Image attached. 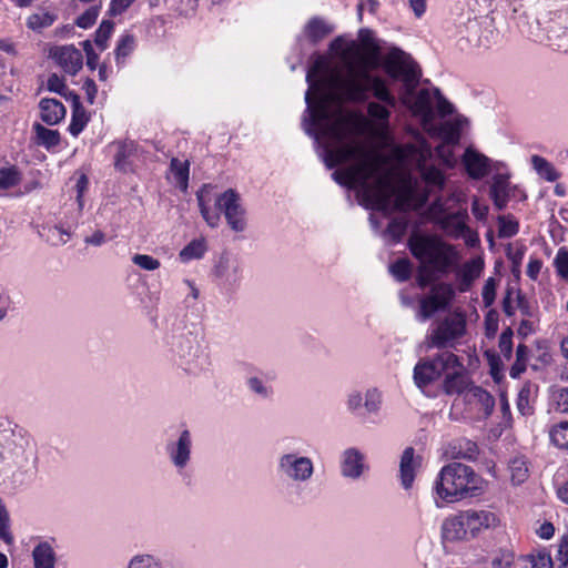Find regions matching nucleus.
Returning a JSON list of instances; mask_svg holds the SVG:
<instances>
[{
	"mask_svg": "<svg viewBox=\"0 0 568 568\" xmlns=\"http://www.w3.org/2000/svg\"><path fill=\"white\" fill-rule=\"evenodd\" d=\"M34 131V142L38 145L50 150L60 144L61 136L58 130H51L40 123H34L32 126Z\"/></svg>",
	"mask_w": 568,
	"mask_h": 568,
	"instance_id": "obj_27",
	"label": "nucleus"
},
{
	"mask_svg": "<svg viewBox=\"0 0 568 568\" xmlns=\"http://www.w3.org/2000/svg\"><path fill=\"white\" fill-rule=\"evenodd\" d=\"M527 562L524 568H554L551 556L545 550L527 556Z\"/></svg>",
	"mask_w": 568,
	"mask_h": 568,
	"instance_id": "obj_45",
	"label": "nucleus"
},
{
	"mask_svg": "<svg viewBox=\"0 0 568 568\" xmlns=\"http://www.w3.org/2000/svg\"><path fill=\"white\" fill-rule=\"evenodd\" d=\"M531 164L536 172L549 182H555L559 178L555 166L540 155H532Z\"/></svg>",
	"mask_w": 568,
	"mask_h": 568,
	"instance_id": "obj_31",
	"label": "nucleus"
},
{
	"mask_svg": "<svg viewBox=\"0 0 568 568\" xmlns=\"http://www.w3.org/2000/svg\"><path fill=\"white\" fill-rule=\"evenodd\" d=\"M364 458L355 447L345 449L341 456V474L351 479L359 478L365 469Z\"/></svg>",
	"mask_w": 568,
	"mask_h": 568,
	"instance_id": "obj_17",
	"label": "nucleus"
},
{
	"mask_svg": "<svg viewBox=\"0 0 568 568\" xmlns=\"http://www.w3.org/2000/svg\"><path fill=\"white\" fill-rule=\"evenodd\" d=\"M47 88L51 92H55L60 95H65L67 85L62 78H60L57 73H52L49 75L47 81Z\"/></svg>",
	"mask_w": 568,
	"mask_h": 568,
	"instance_id": "obj_59",
	"label": "nucleus"
},
{
	"mask_svg": "<svg viewBox=\"0 0 568 568\" xmlns=\"http://www.w3.org/2000/svg\"><path fill=\"white\" fill-rule=\"evenodd\" d=\"M114 28V22L111 20H103L100 23V27L95 31L94 42L99 47L101 51L105 50L108 47V40L112 34Z\"/></svg>",
	"mask_w": 568,
	"mask_h": 568,
	"instance_id": "obj_44",
	"label": "nucleus"
},
{
	"mask_svg": "<svg viewBox=\"0 0 568 568\" xmlns=\"http://www.w3.org/2000/svg\"><path fill=\"white\" fill-rule=\"evenodd\" d=\"M436 494L446 503L477 496L480 490V477L470 466L449 463L439 473L435 485Z\"/></svg>",
	"mask_w": 568,
	"mask_h": 568,
	"instance_id": "obj_4",
	"label": "nucleus"
},
{
	"mask_svg": "<svg viewBox=\"0 0 568 568\" xmlns=\"http://www.w3.org/2000/svg\"><path fill=\"white\" fill-rule=\"evenodd\" d=\"M483 262L480 260H473L465 264L462 272V283L459 291L466 292L471 283L480 275Z\"/></svg>",
	"mask_w": 568,
	"mask_h": 568,
	"instance_id": "obj_30",
	"label": "nucleus"
},
{
	"mask_svg": "<svg viewBox=\"0 0 568 568\" xmlns=\"http://www.w3.org/2000/svg\"><path fill=\"white\" fill-rule=\"evenodd\" d=\"M466 334V318L460 313L450 314L444 317L434 328L429 336V346L447 348L454 342Z\"/></svg>",
	"mask_w": 568,
	"mask_h": 568,
	"instance_id": "obj_7",
	"label": "nucleus"
},
{
	"mask_svg": "<svg viewBox=\"0 0 568 568\" xmlns=\"http://www.w3.org/2000/svg\"><path fill=\"white\" fill-rule=\"evenodd\" d=\"M304 32L311 42L317 43L333 32V27L328 24L323 18L313 17L306 23Z\"/></svg>",
	"mask_w": 568,
	"mask_h": 568,
	"instance_id": "obj_26",
	"label": "nucleus"
},
{
	"mask_svg": "<svg viewBox=\"0 0 568 568\" xmlns=\"http://www.w3.org/2000/svg\"><path fill=\"white\" fill-rule=\"evenodd\" d=\"M554 264L558 275L565 281H568V250L566 247L558 250Z\"/></svg>",
	"mask_w": 568,
	"mask_h": 568,
	"instance_id": "obj_50",
	"label": "nucleus"
},
{
	"mask_svg": "<svg viewBox=\"0 0 568 568\" xmlns=\"http://www.w3.org/2000/svg\"><path fill=\"white\" fill-rule=\"evenodd\" d=\"M489 159L478 151L468 148L463 155V163L466 172L471 179L480 180L485 178L490 170Z\"/></svg>",
	"mask_w": 568,
	"mask_h": 568,
	"instance_id": "obj_18",
	"label": "nucleus"
},
{
	"mask_svg": "<svg viewBox=\"0 0 568 568\" xmlns=\"http://www.w3.org/2000/svg\"><path fill=\"white\" fill-rule=\"evenodd\" d=\"M88 122L85 109L81 104L78 94H72V119L69 125V132L77 136L84 129Z\"/></svg>",
	"mask_w": 568,
	"mask_h": 568,
	"instance_id": "obj_28",
	"label": "nucleus"
},
{
	"mask_svg": "<svg viewBox=\"0 0 568 568\" xmlns=\"http://www.w3.org/2000/svg\"><path fill=\"white\" fill-rule=\"evenodd\" d=\"M200 212L203 219L211 227H215L219 224L220 215L217 213H211L209 207L205 205L203 195L201 193L196 194Z\"/></svg>",
	"mask_w": 568,
	"mask_h": 568,
	"instance_id": "obj_55",
	"label": "nucleus"
},
{
	"mask_svg": "<svg viewBox=\"0 0 568 568\" xmlns=\"http://www.w3.org/2000/svg\"><path fill=\"white\" fill-rule=\"evenodd\" d=\"M34 568H54L57 556L49 541H40L32 550Z\"/></svg>",
	"mask_w": 568,
	"mask_h": 568,
	"instance_id": "obj_24",
	"label": "nucleus"
},
{
	"mask_svg": "<svg viewBox=\"0 0 568 568\" xmlns=\"http://www.w3.org/2000/svg\"><path fill=\"white\" fill-rule=\"evenodd\" d=\"M21 181V172L16 165L0 169V189L8 190L18 185Z\"/></svg>",
	"mask_w": 568,
	"mask_h": 568,
	"instance_id": "obj_37",
	"label": "nucleus"
},
{
	"mask_svg": "<svg viewBox=\"0 0 568 568\" xmlns=\"http://www.w3.org/2000/svg\"><path fill=\"white\" fill-rule=\"evenodd\" d=\"M7 464L14 473L33 474L38 465V448L33 438L20 436L13 439L7 453Z\"/></svg>",
	"mask_w": 568,
	"mask_h": 568,
	"instance_id": "obj_5",
	"label": "nucleus"
},
{
	"mask_svg": "<svg viewBox=\"0 0 568 568\" xmlns=\"http://www.w3.org/2000/svg\"><path fill=\"white\" fill-rule=\"evenodd\" d=\"M135 0H111L109 16L116 17L122 14Z\"/></svg>",
	"mask_w": 568,
	"mask_h": 568,
	"instance_id": "obj_61",
	"label": "nucleus"
},
{
	"mask_svg": "<svg viewBox=\"0 0 568 568\" xmlns=\"http://www.w3.org/2000/svg\"><path fill=\"white\" fill-rule=\"evenodd\" d=\"M556 558L559 562V568H568V532L560 539Z\"/></svg>",
	"mask_w": 568,
	"mask_h": 568,
	"instance_id": "obj_57",
	"label": "nucleus"
},
{
	"mask_svg": "<svg viewBox=\"0 0 568 568\" xmlns=\"http://www.w3.org/2000/svg\"><path fill=\"white\" fill-rule=\"evenodd\" d=\"M467 524L471 537H476L481 531L494 528L498 525V518L495 513L487 509H467L465 510Z\"/></svg>",
	"mask_w": 568,
	"mask_h": 568,
	"instance_id": "obj_16",
	"label": "nucleus"
},
{
	"mask_svg": "<svg viewBox=\"0 0 568 568\" xmlns=\"http://www.w3.org/2000/svg\"><path fill=\"white\" fill-rule=\"evenodd\" d=\"M454 449L456 450L455 456L457 458L474 460L478 455L477 444L466 438L457 440L454 445Z\"/></svg>",
	"mask_w": 568,
	"mask_h": 568,
	"instance_id": "obj_36",
	"label": "nucleus"
},
{
	"mask_svg": "<svg viewBox=\"0 0 568 568\" xmlns=\"http://www.w3.org/2000/svg\"><path fill=\"white\" fill-rule=\"evenodd\" d=\"M514 556L510 552H501L493 558L491 568H509L513 564Z\"/></svg>",
	"mask_w": 568,
	"mask_h": 568,
	"instance_id": "obj_63",
	"label": "nucleus"
},
{
	"mask_svg": "<svg viewBox=\"0 0 568 568\" xmlns=\"http://www.w3.org/2000/svg\"><path fill=\"white\" fill-rule=\"evenodd\" d=\"M486 335L491 337L498 329V313L495 310H490L485 316Z\"/></svg>",
	"mask_w": 568,
	"mask_h": 568,
	"instance_id": "obj_60",
	"label": "nucleus"
},
{
	"mask_svg": "<svg viewBox=\"0 0 568 568\" xmlns=\"http://www.w3.org/2000/svg\"><path fill=\"white\" fill-rule=\"evenodd\" d=\"M41 120L48 125L58 124L65 115L64 105L55 99L43 98L39 103Z\"/></svg>",
	"mask_w": 568,
	"mask_h": 568,
	"instance_id": "obj_23",
	"label": "nucleus"
},
{
	"mask_svg": "<svg viewBox=\"0 0 568 568\" xmlns=\"http://www.w3.org/2000/svg\"><path fill=\"white\" fill-rule=\"evenodd\" d=\"M216 207L224 214L227 224L235 232H242L245 229L244 209L241 204L239 193L229 189L217 196Z\"/></svg>",
	"mask_w": 568,
	"mask_h": 568,
	"instance_id": "obj_9",
	"label": "nucleus"
},
{
	"mask_svg": "<svg viewBox=\"0 0 568 568\" xmlns=\"http://www.w3.org/2000/svg\"><path fill=\"white\" fill-rule=\"evenodd\" d=\"M480 22L478 18H469L466 23L458 27V33L462 38H465L468 42L481 44L480 39Z\"/></svg>",
	"mask_w": 568,
	"mask_h": 568,
	"instance_id": "obj_34",
	"label": "nucleus"
},
{
	"mask_svg": "<svg viewBox=\"0 0 568 568\" xmlns=\"http://www.w3.org/2000/svg\"><path fill=\"white\" fill-rule=\"evenodd\" d=\"M383 395L376 387L368 388L365 393L364 406L367 413L377 414L382 407Z\"/></svg>",
	"mask_w": 568,
	"mask_h": 568,
	"instance_id": "obj_43",
	"label": "nucleus"
},
{
	"mask_svg": "<svg viewBox=\"0 0 568 568\" xmlns=\"http://www.w3.org/2000/svg\"><path fill=\"white\" fill-rule=\"evenodd\" d=\"M55 19L57 16L54 13L49 11H40L29 16L27 26L33 31H41L42 29L52 26Z\"/></svg>",
	"mask_w": 568,
	"mask_h": 568,
	"instance_id": "obj_35",
	"label": "nucleus"
},
{
	"mask_svg": "<svg viewBox=\"0 0 568 568\" xmlns=\"http://www.w3.org/2000/svg\"><path fill=\"white\" fill-rule=\"evenodd\" d=\"M174 353L180 359V365L185 371H192L191 365L199 357L200 345L192 334L182 336L173 347Z\"/></svg>",
	"mask_w": 568,
	"mask_h": 568,
	"instance_id": "obj_19",
	"label": "nucleus"
},
{
	"mask_svg": "<svg viewBox=\"0 0 568 568\" xmlns=\"http://www.w3.org/2000/svg\"><path fill=\"white\" fill-rule=\"evenodd\" d=\"M132 262L141 267L142 270L146 271H155L160 267L161 263L159 260L154 258L151 255L146 254H135L132 257Z\"/></svg>",
	"mask_w": 568,
	"mask_h": 568,
	"instance_id": "obj_53",
	"label": "nucleus"
},
{
	"mask_svg": "<svg viewBox=\"0 0 568 568\" xmlns=\"http://www.w3.org/2000/svg\"><path fill=\"white\" fill-rule=\"evenodd\" d=\"M446 376L443 382V389L447 395H459L470 387V379L468 374L459 361V364L446 371Z\"/></svg>",
	"mask_w": 568,
	"mask_h": 568,
	"instance_id": "obj_14",
	"label": "nucleus"
},
{
	"mask_svg": "<svg viewBox=\"0 0 568 568\" xmlns=\"http://www.w3.org/2000/svg\"><path fill=\"white\" fill-rule=\"evenodd\" d=\"M134 42V37L132 34H124L121 37L115 49L116 61L126 58L133 51Z\"/></svg>",
	"mask_w": 568,
	"mask_h": 568,
	"instance_id": "obj_48",
	"label": "nucleus"
},
{
	"mask_svg": "<svg viewBox=\"0 0 568 568\" xmlns=\"http://www.w3.org/2000/svg\"><path fill=\"white\" fill-rule=\"evenodd\" d=\"M549 435L554 445L568 449V422H561L552 426Z\"/></svg>",
	"mask_w": 568,
	"mask_h": 568,
	"instance_id": "obj_41",
	"label": "nucleus"
},
{
	"mask_svg": "<svg viewBox=\"0 0 568 568\" xmlns=\"http://www.w3.org/2000/svg\"><path fill=\"white\" fill-rule=\"evenodd\" d=\"M408 247L420 262L416 281L422 288L434 282L438 274L447 273L456 258L454 247L436 235L413 233L408 239Z\"/></svg>",
	"mask_w": 568,
	"mask_h": 568,
	"instance_id": "obj_3",
	"label": "nucleus"
},
{
	"mask_svg": "<svg viewBox=\"0 0 568 568\" xmlns=\"http://www.w3.org/2000/svg\"><path fill=\"white\" fill-rule=\"evenodd\" d=\"M428 215L434 223H437L443 216L448 214V210L446 206V202L443 197H437L429 206H428Z\"/></svg>",
	"mask_w": 568,
	"mask_h": 568,
	"instance_id": "obj_52",
	"label": "nucleus"
},
{
	"mask_svg": "<svg viewBox=\"0 0 568 568\" xmlns=\"http://www.w3.org/2000/svg\"><path fill=\"white\" fill-rule=\"evenodd\" d=\"M51 57L69 74L74 75L82 68L83 58L81 52L73 45L57 47Z\"/></svg>",
	"mask_w": 568,
	"mask_h": 568,
	"instance_id": "obj_13",
	"label": "nucleus"
},
{
	"mask_svg": "<svg viewBox=\"0 0 568 568\" xmlns=\"http://www.w3.org/2000/svg\"><path fill=\"white\" fill-rule=\"evenodd\" d=\"M435 98L437 99V110L440 115L445 116L453 113L454 106L444 97H442L438 89L434 90Z\"/></svg>",
	"mask_w": 568,
	"mask_h": 568,
	"instance_id": "obj_62",
	"label": "nucleus"
},
{
	"mask_svg": "<svg viewBox=\"0 0 568 568\" xmlns=\"http://www.w3.org/2000/svg\"><path fill=\"white\" fill-rule=\"evenodd\" d=\"M384 69L392 80L403 83L399 92L402 102L425 122L430 121L435 94L428 89H422L415 94L422 72L413 57L398 47H392L384 57Z\"/></svg>",
	"mask_w": 568,
	"mask_h": 568,
	"instance_id": "obj_2",
	"label": "nucleus"
},
{
	"mask_svg": "<svg viewBox=\"0 0 568 568\" xmlns=\"http://www.w3.org/2000/svg\"><path fill=\"white\" fill-rule=\"evenodd\" d=\"M470 392L474 397H476L487 410H491L495 404L494 397L485 389L479 386H471Z\"/></svg>",
	"mask_w": 568,
	"mask_h": 568,
	"instance_id": "obj_56",
	"label": "nucleus"
},
{
	"mask_svg": "<svg viewBox=\"0 0 568 568\" xmlns=\"http://www.w3.org/2000/svg\"><path fill=\"white\" fill-rule=\"evenodd\" d=\"M532 393L534 386L530 383L525 384L518 393L517 408L524 416L532 413V407L530 405Z\"/></svg>",
	"mask_w": 568,
	"mask_h": 568,
	"instance_id": "obj_39",
	"label": "nucleus"
},
{
	"mask_svg": "<svg viewBox=\"0 0 568 568\" xmlns=\"http://www.w3.org/2000/svg\"><path fill=\"white\" fill-rule=\"evenodd\" d=\"M497 282L494 277H489L483 287L481 296L485 307H489L494 304L496 297Z\"/></svg>",
	"mask_w": 568,
	"mask_h": 568,
	"instance_id": "obj_54",
	"label": "nucleus"
},
{
	"mask_svg": "<svg viewBox=\"0 0 568 568\" xmlns=\"http://www.w3.org/2000/svg\"><path fill=\"white\" fill-rule=\"evenodd\" d=\"M406 224L398 220H393L387 226V233H389L394 240H399L404 234Z\"/></svg>",
	"mask_w": 568,
	"mask_h": 568,
	"instance_id": "obj_64",
	"label": "nucleus"
},
{
	"mask_svg": "<svg viewBox=\"0 0 568 568\" xmlns=\"http://www.w3.org/2000/svg\"><path fill=\"white\" fill-rule=\"evenodd\" d=\"M341 59L343 69H331L323 57H317L307 70L306 132L323 149L328 169L351 162L348 168L333 172L337 183L358 189L367 207L386 211L396 193L393 173L385 168L381 155L359 141L357 120L341 108L345 102H365L372 95L377 101L367 104V114L382 130H387L397 98L385 79L369 72L375 63L357 44L347 45Z\"/></svg>",
	"mask_w": 568,
	"mask_h": 568,
	"instance_id": "obj_1",
	"label": "nucleus"
},
{
	"mask_svg": "<svg viewBox=\"0 0 568 568\" xmlns=\"http://www.w3.org/2000/svg\"><path fill=\"white\" fill-rule=\"evenodd\" d=\"M278 473L293 481H307L314 474L311 458L297 454H284L278 458Z\"/></svg>",
	"mask_w": 568,
	"mask_h": 568,
	"instance_id": "obj_8",
	"label": "nucleus"
},
{
	"mask_svg": "<svg viewBox=\"0 0 568 568\" xmlns=\"http://www.w3.org/2000/svg\"><path fill=\"white\" fill-rule=\"evenodd\" d=\"M128 568H161V565L151 555H136L130 560Z\"/></svg>",
	"mask_w": 568,
	"mask_h": 568,
	"instance_id": "obj_51",
	"label": "nucleus"
},
{
	"mask_svg": "<svg viewBox=\"0 0 568 568\" xmlns=\"http://www.w3.org/2000/svg\"><path fill=\"white\" fill-rule=\"evenodd\" d=\"M206 252V244L204 239H196L191 241L183 250H181L179 257L182 262L201 258Z\"/></svg>",
	"mask_w": 568,
	"mask_h": 568,
	"instance_id": "obj_33",
	"label": "nucleus"
},
{
	"mask_svg": "<svg viewBox=\"0 0 568 568\" xmlns=\"http://www.w3.org/2000/svg\"><path fill=\"white\" fill-rule=\"evenodd\" d=\"M192 438L189 430H183L178 440L169 442L165 446L166 454L171 463L178 468L183 469L191 459Z\"/></svg>",
	"mask_w": 568,
	"mask_h": 568,
	"instance_id": "obj_11",
	"label": "nucleus"
},
{
	"mask_svg": "<svg viewBox=\"0 0 568 568\" xmlns=\"http://www.w3.org/2000/svg\"><path fill=\"white\" fill-rule=\"evenodd\" d=\"M389 272L399 282H405L410 277L412 263L407 258H398L389 266Z\"/></svg>",
	"mask_w": 568,
	"mask_h": 568,
	"instance_id": "obj_42",
	"label": "nucleus"
},
{
	"mask_svg": "<svg viewBox=\"0 0 568 568\" xmlns=\"http://www.w3.org/2000/svg\"><path fill=\"white\" fill-rule=\"evenodd\" d=\"M100 6H92L89 9H87L82 14H80L77 18L75 24L82 29H88L92 27L100 14Z\"/></svg>",
	"mask_w": 568,
	"mask_h": 568,
	"instance_id": "obj_46",
	"label": "nucleus"
},
{
	"mask_svg": "<svg viewBox=\"0 0 568 568\" xmlns=\"http://www.w3.org/2000/svg\"><path fill=\"white\" fill-rule=\"evenodd\" d=\"M467 523L465 510L447 517L442 525L443 538L447 541L471 539Z\"/></svg>",
	"mask_w": 568,
	"mask_h": 568,
	"instance_id": "obj_12",
	"label": "nucleus"
},
{
	"mask_svg": "<svg viewBox=\"0 0 568 568\" xmlns=\"http://www.w3.org/2000/svg\"><path fill=\"white\" fill-rule=\"evenodd\" d=\"M171 172L182 191H186L189 183L190 163L189 161H180L173 158L170 163Z\"/></svg>",
	"mask_w": 568,
	"mask_h": 568,
	"instance_id": "obj_32",
	"label": "nucleus"
},
{
	"mask_svg": "<svg viewBox=\"0 0 568 568\" xmlns=\"http://www.w3.org/2000/svg\"><path fill=\"white\" fill-rule=\"evenodd\" d=\"M458 364L459 357L449 352L437 354L433 358L420 359L414 368V382L419 388H423Z\"/></svg>",
	"mask_w": 568,
	"mask_h": 568,
	"instance_id": "obj_6",
	"label": "nucleus"
},
{
	"mask_svg": "<svg viewBox=\"0 0 568 568\" xmlns=\"http://www.w3.org/2000/svg\"><path fill=\"white\" fill-rule=\"evenodd\" d=\"M418 169L420 172V176L425 182L427 190L423 192L420 195L419 202L420 204H425L430 195V193H435L437 191H442L445 186V175L444 173L434 165H427L426 163H419Z\"/></svg>",
	"mask_w": 568,
	"mask_h": 568,
	"instance_id": "obj_15",
	"label": "nucleus"
},
{
	"mask_svg": "<svg viewBox=\"0 0 568 568\" xmlns=\"http://www.w3.org/2000/svg\"><path fill=\"white\" fill-rule=\"evenodd\" d=\"M116 153L114 155V168L122 173L133 171V159L138 155L139 146L134 141L124 140L114 143Z\"/></svg>",
	"mask_w": 568,
	"mask_h": 568,
	"instance_id": "obj_20",
	"label": "nucleus"
},
{
	"mask_svg": "<svg viewBox=\"0 0 568 568\" xmlns=\"http://www.w3.org/2000/svg\"><path fill=\"white\" fill-rule=\"evenodd\" d=\"M490 196H508L509 197V181L508 176L504 174H497L493 179L490 186Z\"/></svg>",
	"mask_w": 568,
	"mask_h": 568,
	"instance_id": "obj_47",
	"label": "nucleus"
},
{
	"mask_svg": "<svg viewBox=\"0 0 568 568\" xmlns=\"http://www.w3.org/2000/svg\"><path fill=\"white\" fill-rule=\"evenodd\" d=\"M513 329L507 327L499 336L498 347L507 361H509L513 356Z\"/></svg>",
	"mask_w": 568,
	"mask_h": 568,
	"instance_id": "obj_49",
	"label": "nucleus"
},
{
	"mask_svg": "<svg viewBox=\"0 0 568 568\" xmlns=\"http://www.w3.org/2000/svg\"><path fill=\"white\" fill-rule=\"evenodd\" d=\"M519 231V224L511 215L498 216V236L509 239L515 236Z\"/></svg>",
	"mask_w": 568,
	"mask_h": 568,
	"instance_id": "obj_38",
	"label": "nucleus"
},
{
	"mask_svg": "<svg viewBox=\"0 0 568 568\" xmlns=\"http://www.w3.org/2000/svg\"><path fill=\"white\" fill-rule=\"evenodd\" d=\"M241 267L239 263L230 264L227 258H221L216 266V275L229 284H236L241 278Z\"/></svg>",
	"mask_w": 568,
	"mask_h": 568,
	"instance_id": "obj_29",
	"label": "nucleus"
},
{
	"mask_svg": "<svg viewBox=\"0 0 568 568\" xmlns=\"http://www.w3.org/2000/svg\"><path fill=\"white\" fill-rule=\"evenodd\" d=\"M468 213L466 209H460L457 212L448 213L436 223L447 235L452 237H459L468 231L466 221Z\"/></svg>",
	"mask_w": 568,
	"mask_h": 568,
	"instance_id": "obj_21",
	"label": "nucleus"
},
{
	"mask_svg": "<svg viewBox=\"0 0 568 568\" xmlns=\"http://www.w3.org/2000/svg\"><path fill=\"white\" fill-rule=\"evenodd\" d=\"M414 448L407 447L402 455L399 464L400 481L405 489H409L415 479Z\"/></svg>",
	"mask_w": 568,
	"mask_h": 568,
	"instance_id": "obj_25",
	"label": "nucleus"
},
{
	"mask_svg": "<svg viewBox=\"0 0 568 568\" xmlns=\"http://www.w3.org/2000/svg\"><path fill=\"white\" fill-rule=\"evenodd\" d=\"M509 470L511 475V481L515 485L523 484L528 478V466L524 458H514L510 462Z\"/></svg>",
	"mask_w": 568,
	"mask_h": 568,
	"instance_id": "obj_40",
	"label": "nucleus"
},
{
	"mask_svg": "<svg viewBox=\"0 0 568 568\" xmlns=\"http://www.w3.org/2000/svg\"><path fill=\"white\" fill-rule=\"evenodd\" d=\"M547 38L557 50L568 53V16H558L551 20Z\"/></svg>",
	"mask_w": 568,
	"mask_h": 568,
	"instance_id": "obj_22",
	"label": "nucleus"
},
{
	"mask_svg": "<svg viewBox=\"0 0 568 568\" xmlns=\"http://www.w3.org/2000/svg\"><path fill=\"white\" fill-rule=\"evenodd\" d=\"M359 38L363 47L375 58L379 53V47L375 43L369 30H361Z\"/></svg>",
	"mask_w": 568,
	"mask_h": 568,
	"instance_id": "obj_58",
	"label": "nucleus"
},
{
	"mask_svg": "<svg viewBox=\"0 0 568 568\" xmlns=\"http://www.w3.org/2000/svg\"><path fill=\"white\" fill-rule=\"evenodd\" d=\"M455 292L449 284L434 285L428 296L422 298L419 314L423 320L430 318L437 311L448 306Z\"/></svg>",
	"mask_w": 568,
	"mask_h": 568,
	"instance_id": "obj_10",
	"label": "nucleus"
}]
</instances>
